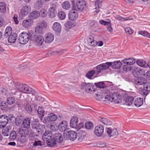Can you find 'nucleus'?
<instances>
[{"mask_svg":"<svg viewBox=\"0 0 150 150\" xmlns=\"http://www.w3.org/2000/svg\"><path fill=\"white\" fill-rule=\"evenodd\" d=\"M136 62L137 64L141 67L147 68L146 63L142 59H138Z\"/></svg>","mask_w":150,"mask_h":150,"instance_id":"obj_39","label":"nucleus"},{"mask_svg":"<svg viewBox=\"0 0 150 150\" xmlns=\"http://www.w3.org/2000/svg\"><path fill=\"white\" fill-rule=\"evenodd\" d=\"M96 70H93L89 71L86 74V77L88 78L91 79L93 76H96L99 74L101 72V70L98 69L97 66L96 67Z\"/></svg>","mask_w":150,"mask_h":150,"instance_id":"obj_11","label":"nucleus"},{"mask_svg":"<svg viewBox=\"0 0 150 150\" xmlns=\"http://www.w3.org/2000/svg\"><path fill=\"white\" fill-rule=\"evenodd\" d=\"M104 101L107 103H109L112 101V98H111L110 96L108 95H107L105 97Z\"/></svg>","mask_w":150,"mask_h":150,"instance_id":"obj_63","label":"nucleus"},{"mask_svg":"<svg viewBox=\"0 0 150 150\" xmlns=\"http://www.w3.org/2000/svg\"><path fill=\"white\" fill-rule=\"evenodd\" d=\"M58 16L60 19L63 20L65 18L66 15L64 12L60 11L58 13Z\"/></svg>","mask_w":150,"mask_h":150,"instance_id":"obj_46","label":"nucleus"},{"mask_svg":"<svg viewBox=\"0 0 150 150\" xmlns=\"http://www.w3.org/2000/svg\"><path fill=\"white\" fill-rule=\"evenodd\" d=\"M30 128H25L21 127L18 129V132L21 135L27 137L30 134Z\"/></svg>","mask_w":150,"mask_h":150,"instance_id":"obj_18","label":"nucleus"},{"mask_svg":"<svg viewBox=\"0 0 150 150\" xmlns=\"http://www.w3.org/2000/svg\"><path fill=\"white\" fill-rule=\"evenodd\" d=\"M122 62L125 64L130 66L134 64L135 62V59L133 58H130L127 59H125L123 60Z\"/></svg>","mask_w":150,"mask_h":150,"instance_id":"obj_28","label":"nucleus"},{"mask_svg":"<svg viewBox=\"0 0 150 150\" xmlns=\"http://www.w3.org/2000/svg\"><path fill=\"white\" fill-rule=\"evenodd\" d=\"M121 96L117 92L113 93L112 96V99L116 104L120 103L122 101Z\"/></svg>","mask_w":150,"mask_h":150,"instance_id":"obj_16","label":"nucleus"},{"mask_svg":"<svg viewBox=\"0 0 150 150\" xmlns=\"http://www.w3.org/2000/svg\"><path fill=\"white\" fill-rule=\"evenodd\" d=\"M88 42L89 44L92 46H96L97 45V41L94 40L92 37L88 39Z\"/></svg>","mask_w":150,"mask_h":150,"instance_id":"obj_38","label":"nucleus"},{"mask_svg":"<svg viewBox=\"0 0 150 150\" xmlns=\"http://www.w3.org/2000/svg\"><path fill=\"white\" fill-rule=\"evenodd\" d=\"M52 28L55 31L59 33L61 31V26L59 23L55 22L53 24Z\"/></svg>","mask_w":150,"mask_h":150,"instance_id":"obj_30","label":"nucleus"},{"mask_svg":"<svg viewBox=\"0 0 150 150\" xmlns=\"http://www.w3.org/2000/svg\"><path fill=\"white\" fill-rule=\"evenodd\" d=\"M48 117L50 119L51 122L54 121H55L57 118V116L53 113H51L48 115Z\"/></svg>","mask_w":150,"mask_h":150,"instance_id":"obj_50","label":"nucleus"},{"mask_svg":"<svg viewBox=\"0 0 150 150\" xmlns=\"http://www.w3.org/2000/svg\"><path fill=\"white\" fill-rule=\"evenodd\" d=\"M150 92V82L145 83L143 85V89L141 91V94L144 95H146Z\"/></svg>","mask_w":150,"mask_h":150,"instance_id":"obj_19","label":"nucleus"},{"mask_svg":"<svg viewBox=\"0 0 150 150\" xmlns=\"http://www.w3.org/2000/svg\"><path fill=\"white\" fill-rule=\"evenodd\" d=\"M12 30L10 26L7 27L5 30L4 34V37L6 38H7L8 36L12 34Z\"/></svg>","mask_w":150,"mask_h":150,"instance_id":"obj_36","label":"nucleus"},{"mask_svg":"<svg viewBox=\"0 0 150 150\" xmlns=\"http://www.w3.org/2000/svg\"><path fill=\"white\" fill-rule=\"evenodd\" d=\"M86 7L85 2L83 0H77L76 6H73L72 9L76 11H82L86 9Z\"/></svg>","mask_w":150,"mask_h":150,"instance_id":"obj_5","label":"nucleus"},{"mask_svg":"<svg viewBox=\"0 0 150 150\" xmlns=\"http://www.w3.org/2000/svg\"><path fill=\"white\" fill-rule=\"evenodd\" d=\"M104 130L103 127L101 125L96 126L94 130V133L97 136L100 137L103 134Z\"/></svg>","mask_w":150,"mask_h":150,"instance_id":"obj_17","label":"nucleus"},{"mask_svg":"<svg viewBox=\"0 0 150 150\" xmlns=\"http://www.w3.org/2000/svg\"><path fill=\"white\" fill-rule=\"evenodd\" d=\"M78 118L76 116L72 117L70 122V126L73 128H77L78 127Z\"/></svg>","mask_w":150,"mask_h":150,"instance_id":"obj_22","label":"nucleus"},{"mask_svg":"<svg viewBox=\"0 0 150 150\" xmlns=\"http://www.w3.org/2000/svg\"><path fill=\"white\" fill-rule=\"evenodd\" d=\"M17 38V35L16 33H13L10 35L8 38V42L10 43H14Z\"/></svg>","mask_w":150,"mask_h":150,"instance_id":"obj_27","label":"nucleus"},{"mask_svg":"<svg viewBox=\"0 0 150 150\" xmlns=\"http://www.w3.org/2000/svg\"><path fill=\"white\" fill-rule=\"evenodd\" d=\"M31 8L28 6H23L21 10V12L19 14L20 18H23L30 12Z\"/></svg>","mask_w":150,"mask_h":150,"instance_id":"obj_9","label":"nucleus"},{"mask_svg":"<svg viewBox=\"0 0 150 150\" xmlns=\"http://www.w3.org/2000/svg\"><path fill=\"white\" fill-rule=\"evenodd\" d=\"M15 101V99L13 97L8 98L7 100V103L10 105L13 104Z\"/></svg>","mask_w":150,"mask_h":150,"instance_id":"obj_53","label":"nucleus"},{"mask_svg":"<svg viewBox=\"0 0 150 150\" xmlns=\"http://www.w3.org/2000/svg\"><path fill=\"white\" fill-rule=\"evenodd\" d=\"M77 133L73 131H70L68 132V137L71 140H75L77 136Z\"/></svg>","mask_w":150,"mask_h":150,"instance_id":"obj_24","label":"nucleus"},{"mask_svg":"<svg viewBox=\"0 0 150 150\" xmlns=\"http://www.w3.org/2000/svg\"><path fill=\"white\" fill-rule=\"evenodd\" d=\"M40 16V13L37 11H33L30 13L29 15V17L32 20L36 19Z\"/></svg>","mask_w":150,"mask_h":150,"instance_id":"obj_26","label":"nucleus"},{"mask_svg":"<svg viewBox=\"0 0 150 150\" xmlns=\"http://www.w3.org/2000/svg\"><path fill=\"white\" fill-rule=\"evenodd\" d=\"M40 16L41 17L45 18L47 15V12L45 9H42L40 12Z\"/></svg>","mask_w":150,"mask_h":150,"instance_id":"obj_51","label":"nucleus"},{"mask_svg":"<svg viewBox=\"0 0 150 150\" xmlns=\"http://www.w3.org/2000/svg\"><path fill=\"white\" fill-rule=\"evenodd\" d=\"M35 136L33 132L30 133L29 135L28 138L29 141V143L33 142L35 140Z\"/></svg>","mask_w":150,"mask_h":150,"instance_id":"obj_47","label":"nucleus"},{"mask_svg":"<svg viewBox=\"0 0 150 150\" xmlns=\"http://www.w3.org/2000/svg\"><path fill=\"white\" fill-rule=\"evenodd\" d=\"M40 125L37 122H34L31 123L32 128L33 129L36 130Z\"/></svg>","mask_w":150,"mask_h":150,"instance_id":"obj_49","label":"nucleus"},{"mask_svg":"<svg viewBox=\"0 0 150 150\" xmlns=\"http://www.w3.org/2000/svg\"><path fill=\"white\" fill-rule=\"evenodd\" d=\"M24 85V84L19 82H11L9 85V89L11 91L16 89L21 92Z\"/></svg>","mask_w":150,"mask_h":150,"instance_id":"obj_7","label":"nucleus"},{"mask_svg":"<svg viewBox=\"0 0 150 150\" xmlns=\"http://www.w3.org/2000/svg\"><path fill=\"white\" fill-rule=\"evenodd\" d=\"M53 141H54L55 145L56 144V142L60 143L63 140L62 135L59 133H56L53 134V136L52 138Z\"/></svg>","mask_w":150,"mask_h":150,"instance_id":"obj_10","label":"nucleus"},{"mask_svg":"<svg viewBox=\"0 0 150 150\" xmlns=\"http://www.w3.org/2000/svg\"><path fill=\"white\" fill-rule=\"evenodd\" d=\"M43 122L45 124L49 125L50 123V122H51V121L48 116H47L45 117L44 118Z\"/></svg>","mask_w":150,"mask_h":150,"instance_id":"obj_57","label":"nucleus"},{"mask_svg":"<svg viewBox=\"0 0 150 150\" xmlns=\"http://www.w3.org/2000/svg\"><path fill=\"white\" fill-rule=\"evenodd\" d=\"M122 68L123 71H129L132 70L130 66L129 65H127L126 64V65L125 64L123 65L122 66Z\"/></svg>","mask_w":150,"mask_h":150,"instance_id":"obj_56","label":"nucleus"},{"mask_svg":"<svg viewBox=\"0 0 150 150\" xmlns=\"http://www.w3.org/2000/svg\"><path fill=\"white\" fill-rule=\"evenodd\" d=\"M21 92L33 94L35 92L32 88L25 84H24Z\"/></svg>","mask_w":150,"mask_h":150,"instance_id":"obj_12","label":"nucleus"},{"mask_svg":"<svg viewBox=\"0 0 150 150\" xmlns=\"http://www.w3.org/2000/svg\"><path fill=\"white\" fill-rule=\"evenodd\" d=\"M16 124L17 126H20L21 125L22 126L23 120H19V117H16Z\"/></svg>","mask_w":150,"mask_h":150,"instance_id":"obj_59","label":"nucleus"},{"mask_svg":"<svg viewBox=\"0 0 150 150\" xmlns=\"http://www.w3.org/2000/svg\"><path fill=\"white\" fill-rule=\"evenodd\" d=\"M95 86L92 83L83 82L81 85V89H85V91L88 93L94 91L95 90Z\"/></svg>","mask_w":150,"mask_h":150,"instance_id":"obj_6","label":"nucleus"},{"mask_svg":"<svg viewBox=\"0 0 150 150\" xmlns=\"http://www.w3.org/2000/svg\"><path fill=\"white\" fill-rule=\"evenodd\" d=\"M35 29V32L37 34H43L44 33V30L42 28L40 25L36 26Z\"/></svg>","mask_w":150,"mask_h":150,"instance_id":"obj_41","label":"nucleus"},{"mask_svg":"<svg viewBox=\"0 0 150 150\" xmlns=\"http://www.w3.org/2000/svg\"><path fill=\"white\" fill-rule=\"evenodd\" d=\"M30 37V40L35 42L38 45H42L44 40L43 36L42 35H35L33 33H32Z\"/></svg>","mask_w":150,"mask_h":150,"instance_id":"obj_8","label":"nucleus"},{"mask_svg":"<svg viewBox=\"0 0 150 150\" xmlns=\"http://www.w3.org/2000/svg\"><path fill=\"white\" fill-rule=\"evenodd\" d=\"M9 129L7 128L2 130V133L4 136H8Z\"/></svg>","mask_w":150,"mask_h":150,"instance_id":"obj_64","label":"nucleus"},{"mask_svg":"<svg viewBox=\"0 0 150 150\" xmlns=\"http://www.w3.org/2000/svg\"><path fill=\"white\" fill-rule=\"evenodd\" d=\"M40 97H35L34 100L32 98H26L23 104V107L28 113L32 112L33 110H36L38 107L36 103L39 101Z\"/></svg>","mask_w":150,"mask_h":150,"instance_id":"obj_1","label":"nucleus"},{"mask_svg":"<svg viewBox=\"0 0 150 150\" xmlns=\"http://www.w3.org/2000/svg\"><path fill=\"white\" fill-rule=\"evenodd\" d=\"M147 81L146 79L143 77H137L134 81V83L137 85H144Z\"/></svg>","mask_w":150,"mask_h":150,"instance_id":"obj_21","label":"nucleus"},{"mask_svg":"<svg viewBox=\"0 0 150 150\" xmlns=\"http://www.w3.org/2000/svg\"><path fill=\"white\" fill-rule=\"evenodd\" d=\"M134 99L133 97L132 96H128L126 97L125 100V104L126 105H130L132 104Z\"/></svg>","mask_w":150,"mask_h":150,"instance_id":"obj_33","label":"nucleus"},{"mask_svg":"<svg viewBox=\"0 0 150 150\" xmlns=\"http://www.w3.org/2000/svg\"><path fill=\"white\" fill-rule=\"evenodd\" d=\"M95 84L98 87L100 88H104L106 87L105 85L102 82H99L98 83H95Z\"/></svg>","mask_w":150,"mask_h":150,"instance_id":"obj_55","label":"nucleus"},{"mask_svg":"<svg viewBox=\"0 0 150 150\" xmlns=\"http://www.w3.org/2000/svg\"><path fill=\"white\" fill-rule=\"evenodd\" d=\"M115 18L117 20L122 21H125L128 20H132L133 18L131 17H126L125 18H123L119 15H117L115 17Z\"/></svg>","mask_w":150,"mask_h":150,"instance_id":"obj_42","label":"nucleus"},{"mask_svg":"<svg viewBox=\"0 0 150 150\" xmlns=\"http://www.w3.org/2000/svg\"><path fill=\"white\" fill-rule=\"evenodd\" d=\"M67 126V122L66 121H63L58 125V127L61 132L64 131Z\"/></svg>","mask_w":150,"mask_h":150,"instance_id":"obj_25","label":"nucleus"},{"mask_svg":"<svg viewBox=\"0 0 150 150\" xmlns=\"http://www.w3.org/2000/svg\"><path fill=\"white\" fill-rule=\"evenodd\" d=\"M62 6L63 9L66 10L69 9L71 7L70 3L67 1L63 2L62 4Z\"/></svg>","mask_w":150,"mask_h":150,"instance_id":"obj_43","label":"nucleus"},{"mask_svg":"<svg viewBox=\"0 0 150 150\" xmlns=\"http://www.w3.org/2000/svg\"><path fill=\"white\" fill-rule=\"evenodd\" d=\"M52 134L51 132L47 131L44 133L43 137V139L47 141V144L51 147L55 146L54 141H53L52 138Z\"/></svg>","mask_w":150,"mask_h":150,"instance_id":"obj_3","label":"nucleus"},{"mask_svg":"<svg viewBox=\"0 0 150 150\" xmlns=\"http://www.w3.org/2000/svg\"><path fill=\"white\" fill-rule=\"evenodd\" d=\"M86 134V132L85 131L82 130H80L78 133V136L79 137V139H83L85 137Z\"/></svg>","mask_w":150,"mask_h":150,"instance_id":"obj_40","label":"nucleus"},{"mask_svg":"<svg viewBox=\"0 0 150 150\" xmlns=\"http://www.w3.org/2000/svg\"><path fill=\"white\" fill-rule=\"evenodd\" d=\"M103 1L101 0H97L95 2V5L96 7L100 8L101 6V4Z\"/></svg>","mask_w":150,"mask_h":150,"instance_id":"obj_60","label":"nucleus"},{"mask_svg":"<svg viewBox=\"0 0 150 150\" xmlns=\"http://www.w3.org/2000/svg\"><path fill=\"white\" fill-rule=\"evenodd\" d=\"M33 23V21L30 19L24 20L22 23V25L25 28L30 26Z\"/></svg>","mask_w":150,"mask_h":150,"instance_id":"obj_35","label":"nucleus"},{"mask_svg":"<svg viewBox=\"0 0 150 150\" xmlns=\"http://www.w3.org/2000/svg\"><path fill=\"white\" fill-rule=\"evenodd\" d=\"M85 128L88 129H92L93 127V123L91 122H87L85 123Z\"/></svg>","mask_w":150,"mask_h":150,"instance_id":"obj_52","label":"nucleus"},{"mask_svg":"<svg viewBox=\"0 0 150 150\" xmlns=\"http://www.w3.org/2000/svg\"><path fill=\"white\" fill-rule=\"evenodd\" d=\"M50 17L53 18L56 16L57 12L54 7H50L49 9Z\"/></svg>","mask_w":150,"mask_h":150,"instance_id":"obj_32","label":"nucleus"},{"mask_svg":"<svg viewBox=\"0 0 150 150\" xmlns=\"http://www.w3.org/2000/svg\"><path fill=\"white\" fill-rule=\"evenodd\" d=\"M134 103L136 106L138 107H139L143 103V100L141 98H137L135 99Z\"/></svg>","mask_w":150,"mask_h":150,"instance_id":"obj_34","label":"nucleus"},{"mask_svg":"<svg viewBox=\"0 0 150 150\" xmlns=\"http://www.w3.org/2000/svg\"><path fill=\"white\" fill-rule=\"evenodd\" d=\"M99 120L106 125H110L112 124L111 122L109 119L105 118L102 117L99 119Z\"/></svg>","mask_w":150,"mask_h":150,"instance_id":"obj_37","label":"nucleus"},{"mask_svg":"<svg viewBox=\"0 0 150 150\" xmlns=\"http://www.w3.org/2000/svg\"><path fill=\"white\" fill-rule=\"evenodd\" d=\"M74 10L72 9L69 13V18L71 20H74L76 19L78 16V14L77 12H75Z\"/></svg>","mask_w":150,"mask_h":150,"instance_id":"obj_23","label":"nucleus"},{"mask_svg":"<svg viewBox=\"0 0 150 150\" xmlns=\"http://www.w3.org/2000/svg\"><path fill=\"white\" fill-rule=\"evenodd\" d=\"M140 71V69L135 67L132 70V74L134 77H137L139 76V71Z\"/></svg>","mask_w":150,"mask_h":150,"instance_id":"obj_45","label":"nucleus"},{"mask_svg":"<svg viewBox=\"0 0 150 150\" xmlns=\"http://www.w3.org/2000/svg\"><path fill=\"white\" fill-rule=\"evenodd\" d=\"M31 118L26 117L23 120L22 126L23 128H30Z\"/></svg>","mask_w":150,"mask_h":150,"instance_id":"obj_15","label":"nucleus"},{"mask_svg":"<svg viewBox=\"0 0 150 150\" xmlns=\"http://www.w3.org/2000/svg\"><path fill=\"white\" fill-rule=\"evenodd\" d=\"M32 34V33L28 32L22 33L20 35L18 38L19 43L22 44H26L29 40H30V36Z\"/></svg>","mask_w":150,"mask_h":150,"instance_id":"obj_4","label":"nucleus"},{"mask_svg":"<svg viewBox=\"0 0 150 150\" xmlns=\"http://www.w3.org/2000/svg\"><path fill=\"white\" fill-rule=\"evenodd\" d=\"M45 40L44 41L45 43H49L52 42L54 39V36L50 33H46L45 35Z\"/></svg>","mask_w":150,"mask_h":150,"instance_id":"obj_20","label":"nucleus"},{"mask_svg":"<svg viewBox=\"0 0 150 150\" xmlns=\"http://www.w3.org/2000/svg\"><path fill=\"white\" fill-rule=\"evenodd\" d=\"M8 122V117L5 115L0 116V128L4 127Z\"/></svg>","mask_w":150,"mask_h":150,"instance_id":"obj_13","label":"nucleus"},{"mask_svg":"<svg viewBox=\"0 0 150 150\" xmlns=\"http://www.w3.org/2000/svg\"><path fill=\"white\" fill-rule=\"evenodd\" d=\"M16 136V132L14 131H12L10 135V138L11 140H14Z\"/></svg>","mask_w":150,"mask_h":150,"instance_id":"obj_58","label":"nucleus"},{"mask_svg":"<svg viewBox=\"0 0 150 150\" xmlns=\"http://www.w3.org/2000/svg\"><path fill=\"white\" fill-rule=\"evenodd\" d=\"M37 112L40 119L42 120L44 115L45 110L42 107L39 106L37 110Z\"/></svg>","mask_w":150,"mask_h":150,"instance_id":"obj_31","label":"nucleus"},{"mask_svg":"<svg viewBox=\"0 0 150 150\" xmlns=\"http://www.w3.org/2000/svg\"><path fill=\"white\" fill-rule=\"evenodd\" d=\"M106 131L110 137L117 136L118 134V132L116 128L111 129L110 128H107L106 129Z\"/></svg>","mask_w":150,"mask_h":150,"instance_id":"obj_14","label":"nucleus"},{"mask_svg":"<svg viewBox=\"0 0 150 150\" xmlns=\"http://www.w3.org/2000/svg\"><path fill=\"white\" fill-rule=\"evenodd\" d=\"M6 4L4 2H0V12L5 13L6 11Z\"/></svg>","mask_w":150,"mask_h":150,"instance_id":"obj_44","label":"nucleus"},{"mask_svg":"<svg viewBox=\"0 0 150 150\" xmlns=\"http://www.w3.org/2000/svg\"><path fill=\"white\" fill-rule=\"evenodd\" d=\"M37 131L36 133L38 135H41L44 132L46 131L45 126L41 124L39 127H38L37 129H36Z\"/></svg>","mask_w":150,"mask_h":150,"instance_id":"obj_29","label":"nucleus"},{"mask_svg":"<svg viewBox=\"0 0 150 150\" xmlns=\"http://www.w3.org/2000/svg\"><path fill=\"white\" fill-rule=\"evenodd\" d=\"M26 136L21 135L20 138L18 139V142L21 144H23L25 143L26 141Z\"/></svg>","mask_w":150,"mask_h":150,"instance_id":"obj_54","label":"nucleus"},{"mask_svg":"<svg viewBox=\"0 0 150 150\" xmlns=\"http://www.w3.org/2000/svg\"><path fill=\"white\" fill-rule=\"evenodd\" d=\"M138 33L144 37L150 38V33H148L146 31H139L138 32Z\"/></svg>","mask_w":150,"mask_h":150,"instance_id":"obj_48","label":"nucleus"},{"mask_svg":"<svg viewBox=\"0 0 150 150\" xmlns=\"http://www.w3.org/2000/svg\"><path fill=\"white\" fill-rule=\"evenodd\" d=\"M122 64L120 61H116L112 62H107L97 66V68L101 71H103L108 69L109 67L111 66L113 69H118L121 67Z\"/></svg>","mask_w":150,"mask_h":150,"instance_id":"obj_2","label":"nucleus"},{"mask_svg":"<svg viewBox=\"0 0 150 150\" xmlns=\"http://www.w3.org/2000/svg\"><path fill=\"white\" fill-rule=\"evenodd\" d=\"M30 144L33 146H38L42 145L41 142L40 141H36V140L33 142H30Z\"/></svg>","mask_w":150,"mask_h":150,"instance_id":"obj_62","label":"nucleus"},{"mask_svg":"<svg viewBox=\"0 0 150 150\" xmlns=\"http://www.w3.org/2000/svg\"><path fill=\"white\" fill-rule=\"evenodd\" d=\"M1 105L0 107L2 110H5L7 107V103L6 102H4V101L2 100V102L1 103Z\"/></svg>","mask_w":150,"mask_h":150,"instance_id":"obj_61","label":"nucleus"}]
</instances>
